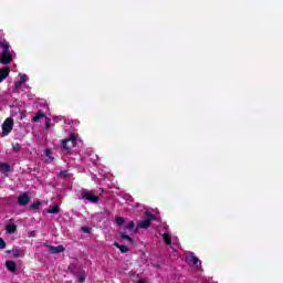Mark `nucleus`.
Here are the masks:
<instances>
[{
	"instance_id": "nucleus-8",
	"label": "nucleus",
	"mask_w": 283,
	"mask_h": 283,
	"mask_svg": "<svg viewBox=\"0 0 283 283\" xmlns=\"http://www.w3.org/2000/svg\"><path fill=\"white\" fill-rule=\"evenodd\" d=\"M8 76H10V67L0 69V83H3Z\"/></svg>"
},
{
	"instance_id": "nucleus-33",
	"label": "nucleus",
	"mask_w": 283,
	"mask_h": 283,
	"mask_svg": "<svg viewBox=\"0 0 283 283\" xmlns=\"http://www.w3.org/2000/svg\"><path fill=\"white\" fill-rule=\"evenodd\" d=\"M46 156H50V149H46Z\"/></svg>"
},
{
	"instance_id": "nucleus-16",
	"label": "nucleus",
	"mask_w": 283,
	"mask_h": 283,
	"mask_svg": "<svg viewBox=\"0 0 283 283\" xmlns=\"http://www.w3.org/2000/svg\"><path fill=\"white\" fill-rule=\"evenodd\" d=\"M42 205H43V202H41V201H34L33 203L30 205V209H31V211H39V209H41Z\"/></svg>"
},
{
	"instance_id": "nucleus-22",
	"label": "nucleus",
	"mask_w": 283,
	"mask_h": 283,
	"mask_svg": "<svg viewBox=\"0 0 283 283\" xmlns=\"http://www.w3.org/2000/svg\"><path fill=\"white\" fill-rule=\"evenodd\" d=\"M115 222L118 227H122V224H125V219H123V217H116Z\"/></svg>"
},
{
	"instance_id": "nucleus-28",
	"label": "nucleus",
	"mask_w": 283,
	"mask_h": 283,
	"mask_svg": "<svg viewBox=\"0 0 283 283\" xmlns=\"http://www.w3.org/2000/svg\"><path fill=\"white\" fill-rule=\"evenodd\" d=\"M83 233H92V228L88 227H82Z\"/></svg>"
},
{
	"instance_id": "nucleus-21",
	"label": "nucleus",
	"mask_w": 283,
	"mask_h": 283,
	"mask_svg": "<svg viewBox=\"0 0 283 283\" xmlns=\"http://www.w3.org/2000/svg\"><path fill=\"white\" fill-rule=\"evenodd\" d=\"M22 86H23V83L21 82V80L14 82L15 92H19V90H21Z\"/></svg>"
},
{
	"instance_id": "nucleus-14",
	"label": "nucleus",
	"mask_w": 283,
	"mask_h": 283,
	"mask_svg": "<svg viewBox=\"0 0 283 283\" xmlns=\"http://www.w3.org/2000/svg\"><path fill=\"white\" fill-rule=\"evenodd\" d=\"M116 249H119L120 253H129V248L127 245H120L118 242L113 243Z\"/></svg>"
},
{
	"instance_id": "nucleus-27",
	"label": "nucleus",
	"mask_w": 283,
	"mask_h": 283,
	"mask_svg": "<svg viewBox=\"0 0 283 283\" xmlns=\"http://www.w3.org/2000/svg\"><path fill=\"white\" fill-rule=\"evenodd\" d=\"M7 244H6V240H3V238H0V250L6 249Z\"/></svg>"
},
{
	"instance_id": "nucleus-31",
	"label": "nucleus",
	"mask_w": 283,
	"mask_h": 283,
	"mask_svg": "<svg viewBox=\"0 0 283 283\" xmlns=\"http://www.w3.org/2000/svg\"><path fill=\"white\" fill-rule=\"evenodd\" d=\"M104 213H105L106 216H111V214H112V212H111L109 210H107V209L104 210Z\"/></svg>"
},
{
	"instance_id": "nucleus-13",
	"label": "nucleus",
	"mask_w": 283,
	"mask_h": 283,
	"mask_svg": "<svg viewBox=\"0 0 283 283\" xmlns=\"http://www.w3.org/2000/svg\"><path fill=\"white\" fill-rule=\"evenodd\" d=\"M6 231L9 234L17 233V224H14V223L7 224L6 226Z\"/></svg>"
},
{
	"instance_id": "nucleus-10",
	"label": "nucleus",
	"mask_w": 283,
	"mask_h": 283,
	"mask_svg": "<svg viewBox=\"0 0 283 283\" xmlns=\"http://www.w3.org/2000/svg\"><path fill=\"white\" fill-rule=\"evenodd\" d=\"M6 266L10 273H14V271H17V263L14 261H6Z\"/></svg>"
},
{
	"instance_id": "nucleus-20",
	"label": "nucleus",
	"mask_w": 283,
	"mask_h": 283,
	"mask_svg": "<svg viewBox=\"0 0 283 283\" xmlns=\"http://www.w3.org/2000/svg\"><path fill=\"white\" fill-rule=\"evenodd\" d=\"M122 240H127V242H129L130 244H134V239L132 237H129L127 233L123 232L120 234Z\"/></svg>"
},
{
	"instance_id": "nucleus-24",
	"label": "nucleus",
	"mask_w": 283,
	"mask_h": 283,
	"mask_svg": "<svg viewBox=\"0 0 283 283\" xmlns=\"http://www.w3.org/2000/svg\"><path fill=\"white\" fill-rule=\"evenodd\" d=\"M12 149H13V151H21V144H19V143L13 144Z\"/></svg>"
},
{
	"instance_id": "nucleus-6",
	"label": "nucleus",
	"mask_w": 283,
	"mask_h": 283,
	"mask_svg": "<svg viewBox=\"0 0 283 283\" xmlns=\"http://www.w3.org/2000/svg\"><path fill=\"white\" fill-rule=\"evenodd\" d=\"M18 205L20 207H25L27 205H30V196H28V193H21L19 197H18Z\"/></svg>"
},
{
	"instance_id": "nucleus-12",
	"label": "nucleus",
	"mask_w": 283,
	"mask_h": 283,
	"mask_svg": "<svg viewBox=\"0 0 283 283\" xmlns=\"http://www.w3.org/2000/svg\"><path fill=\"white\" fill-rule=\"evenodd\" d=\"M0 171L2 174H10V171H11L10 165L8 163H1L0 161Z\"/></svg>"
},
{
	"instance_id": "nucleus-11",
	"label": "nucleus",
	"mask_w": 283,
	"mask_h": 283,
	"mask_svg": "<svg viewBox=\"0 0 283 283\" xmlns=\"http://www.w3.org/2000/svg\"><path fill=\"white\" fill-rule=\"evenodd\" d=\"M0 48H2V52H7L10 50V43L6 39L0 38Z\"/></svg>"
},
{
	"instance_id": "nucleus-29",
	"label": "nucleus",
	"mask_w": 283,
	"mask_h": 283,
	"mask_svg": "<svg viewBox=\"0 0 283 283\" xmlns=\"http://www.w3.org/2000/svg\"><path fill=\"white\" fill-rule=\"evenodd\" d=\"M25 81H28V75L20 74V82L25 83Z\"/></svg>"
},
{
	"instance_id": "nucleus-25",
	"label": "nucleus",
	"mask_w": 283,
	"mask_h": 283,
	"mask_svg": "<svg viewBox=\"0 0 283 283\" xmlns=\"http://www.w3.org/2000/svg\"><path fill=\"white\" fill-rule=\"evenodd\" d=\"M51 125H52V119L50 117H45V127H46V129H50Z\"/></svg>"
},
{
	"instance_id": "nucleus-30",
	"label": "nucleus",
	"mask_w": 283,
	"mask_h": 283,
	"mask_svg": "<svg viewBox=\"0 0 283 283\" xmlns=\"http://www.w3.org/2000/svg\"><path fill=\"white\" fill-rule=\"evenodd\" d=\"M60 178H65L67 176V170H61L59 172Z\"/></svg>"
},
{
	"instance_id": "nucleus-32",
	"label": "nucleus",
	"mask_w": 283,
	"mask_h": 283,
	"mask_svg": "<svg viewBox=\"0 0 283 283\" xmlns=\"http://www.w3.org/2000/svg\"><path fill=\"white\" fill-rule=\"evenodd\" d=\"M153 266H155V269H160L159 264H153Z\"/></svg>"
},
{
	"instance_id": "nucleus-5",
	"label": "nucleus",
	"mask_w": 283,
	"mask_h": 283,
	"mask_svg": "<svg viewBox=\"0 0 283 283\" xmlns=\"http://www.w3.org/2000/svg\"><path fill=\"white\" fill-rule=\"evenodd\" d=\"M0 63L2 65H10V63H12V53H10V50L2 51V53L0 54Z\"/></svg>"
},
{
	"instance_id": "nucleus-7",
	"label": "nucleus",
	"mask_w": 283,
	"mask_h": 283,
	"mask_svg": "<svg viewBox=\"0 0 283 283\" xmlns=\"http://www.w3.org/2000/svg\"><path fill=\"white\" fill-rule=\"evenodd\" d=\"M46 247L49 249V253H51L53 255H56L59 253H63L65 251V247H63V245H57V247L46 245Z\"/></svg>"
},
{
	"instance_id": "nucleus-9",
	"label": "nucleus",
	"mask_w": 283,
	"mask_h": 283,
	"mask_svg": "<svg viewBox=\"0 0 283 283\" xmlns=\"http://www.w3.org/2000/svg\"><path fill=\"white\" fill-rule=\"evenodd\" d=\"M188 262L190 264H195V265H198V264H202V262L200 260H198V256H196V253L191 252L188 256Z\"/></svg>"
},
{
	"instance_id": "nucleus-2",
	"label": "nucleus",
	"mask_w": 283,
	"mask_h": 283,
	"mask_svg": "<svg viewBox=\"0 0 283 283\" xmlns=\"http://www.w3.org/2000/svg\"><path fill=\"white\" fill-rule=\"evenodd\" d=\"M146 219L138 221L137 227L139 229H149L151 227V222L156 220V216L150 211L145 212Z\"/></svg>"
},
{
	"instance_id": "nucleus-4",
	"label": "nucleus",
	"mask_w": 283,
	"mask_h": 283,
	"mask_svg": "<svg viewBox=\"0 0 283 283\" xmlns=\"http://www.w3.org/2000/svg\"><path fill=\"white\" fill-rule=\"evenodd\" d=\"M82 199L87 200L88 202H93V203L101 202V197L94 195L92 191L83 192Z\"/></svg>"
},
{
	"instance_id": "nucleus-18",
	"label": "nucleus",
	"mask_w": 283,
	"mask_h": 283,
	"mask_svg": "<svg viewBox=\"0 0 283 283\" xmlns=\"http://www.w3.org/2000/svg\"><path fill=\"white\" fill-rule=\"evenodd\" d=\"M48 213H54V214L61 213V208L59 207V205H54V206L52 207V209H49V210H48Z\"/></svg>"
},
{
	"instance_id": "nucleus-15",
	"label": "nucleus",
	"mask_w": 283,
	"mask_h": 283,
	"mask_svg": "<svg viewBox=\"0 0 283 283\" xmlns=\"http://www.w3.org/2000/svg\"><path fill=\"white\" fill-rule=\"evenodd\" d=\"M6 253L7 254L13 253V258L15 260L21 258V250H19V249L7 250Z\"/></svg>"
},
{
	"instance_id": "nucleus-19",
	"label": "nucleus",
	"mask_w": 283,
	"mask_h": 283,
	"mask_svg": "<svg viewBox=\"0 0 283 283\" xmlns=\"http://www.w3.org/2000/svg\"><path fill=\"white\" fill-rule=\"evenodd\" d=\"M48 116H45L44 113H38L34 117H33V123H39V120H41V118H46Z\"/></svg>"
},
{
	"instance_id": "nucleus-1",
	"label": "nucleus",
	"mask_w": 283,
	"mask_h": 283,
	"mask_svg": "<svg viewBox=\"0 0 283 283\" xmlns=\"http://www.w3.org/2000/svg\"><path fill=\"white\" fill-rule=\"evenodd\" d=\"M76 134L72 133L69 138L62 139V149L70 154L74 147H76Z\"/></svg>"
},
{
	"instance_id": "nucleus-23",
	"label": "nucleus",
	"mask_w": 283,
	"mask_h": 283,
	"mask_svg": "<svg viewBox=\"0 0 283 283\" xmlns=\"http://www.w3.org/2000/svg\"><path fill=\"white\" fill-rule=\"evenodd\" d=\"M87 277V275L85 274V271H83L80 275H78V282L83 283L85 282V279Z\"/></svg>"
},
{
	"instance_id": "nucleus-26",
	"label": "nucleus",
	"mask_w": 283,
	"mask_h": 283,
	"mask_svg": "<svg viewBox=\"0 0 283 283\" xmlns=\"http://www.w3.org/2000/svg\"><path fill=\"white\" fill-rule=\"evenodd\" d=\"M134 227H136V224L134 223V221H130L126 229H128V231H134Z\"/></svg>"
},
{
	"instance_id": "nucleus-17",
	"label": "nucleus",
	"mask_w": 283,
	"mask_h": 283,
	"mask_svg": "<svg viewBox=\"0 0 283 283\" xmlns=\"http://www.w3.org/2000/svg\"><path fill=\"white\" fill-rule=\"evenodd\" d=\"M163 239H164L165 244H167V247H169V244H171V234L164 233Z\"/></svg>"
},
{
	"instance_id": "nucleus-3",
	"label": "nucleus",
	"mask_w": 283,
	"mask_h": 283,
	"mask_svg": "<svg viewBox=\"0 0 283 283\" xmlns=\"http://www.w3.org/2000/svg\"><path fill=\"white\" fill-rule=\"evenodd\" d=\"M14 124V119H12V117H8L3 124H2V134L3 136H8V134H10V132H12V125Z\"/></svg>"
}]
</instances>
